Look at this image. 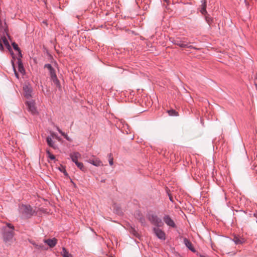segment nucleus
Masks as SVG:
<instances>
[{
  "instance_id": "20e7f679",
  "label": "nucleus",
  "mask_w": 257,
  "mask_h": 257,
  "mask_svg": "<svg viewBox=\"0 0 257 257\" xmlns=\"http://www.w3.org/2000/svg\"><path fill=\"white\" fill-rule=\"evenodd\" d=\"M148 219L153 224L160 227L163 226V223L161 218H159L157 215L154 214H149L148 215Z\"/></svg>"
},
{
  "instance_id": "2eb2a0df",
  "label": "nucleus",
  "mask_w": 257,
  "mask_h": 257,
  "mask_svg": "<svg viewBox=\"0 0 257 257\" xmlns=\"http://www.w3.org/2000/svg\"><path fill=\"white\" fill-rule=\"evenodd\" d=\"M201 3V8L200 12L202 15H205L207 13L206 11V2L205 0H202Z\"/></svg>"
},
{
  "instance_id": "6ab92c4d",
  "label": "nucleus",
  "mask_w": 257,
  "mask_h": 257,
  "mask_svg": "<svg viewBox=\"0 0 257 257\" xmlns=\"http://www.w3.org/2000/svg\"><path fill=\"white\" fill-rule=\"evenodd\" d=\"M61 254L63 256V257H73L72 255L69 253L65 247L62 248Z\"/></svg>"
},
{
  "instance_id": "7ed1b4c3",
  "label": "nucleus",
  "mask_w": 257,
  "mask_h": 257,
  "mask_svg": "<svg viewBox=\"0 0 257 257\" xmlns=\"http://www.w3.org/2000/svg\"><path fill=\"white\" fill-rule=\"evenodd\" d=\"M14 236V232L13 230H7L6 228H5L4 232L3 233V238L4 241L9 244H11L13 242V238Z\"/></svg>"
},
{
  "instance_id": "1a4fd4ad",
  "label": "nucleus",
  "mask_w": 257,
  "mask_h": 257,
  "mask_svg": "<svg viewBox=\"0 0 257 257\" xmlns=\"http://www.w3.org/2000/svg\"><path fill=\"white\" fill-rule=\"evenodd\" d=\"M87 162L96 167L102 166L103 165L102 161L98 158L94 156L92 159H89Z\"/></svg>"
},
{
  "instance_id": "aec40b11",
  "label": "nucleus",
  "mask_w": 257,
  "mask_h": 257,
  "mask_svg": "<svg viewBox=\"0 0 257 257\" xmlns=\"http://www.w3.org/2000/svg\"><path fill=\"white\" fill-rule=\"evenodd\" d=\"M233 241L236 244H240L243 243V239L237 236H234L233 239Z\"/></svg>"
},
{
  "instance_id": "2f4dec72",
  "label": "nucleus",
  "mask_w": 257,
  "mask_h": 257,
  "mask_svg": "<svg viewBox=\"0 0 257 257\" xmlns=\"http://www.w3.org/2000/svg\"><path fill=\"white\" fill-rule=\"evenodd\" d=\"M108 156L109 159L111 158H113L112 156V154L111 153H109Z\"/></svg>"
},
{
  "instance_id": "a211bd4d",
  "label": "nucleus",
  "mask_w": 257,
  "mask_h": 257,
  "mask_svg": "<svg viewBox=\"0 0 257 257\" xmlns=\"http://www.w3.org/2000/svg\"><path fill=\"white\" fill-rule=\"evenodd\" d=\"M12 46L14 49L18 52V58H22V54L21 53V51L20 49L19 48L18 45L15 42L12 43Z\"/></svg>"
},
{
  "instance_id": "f03ea898",
  "label": "nucleus",
  "mask_w": 257,
  "mask_h": 257,
  "mask_svg": "<svg viewBox=\"0 0 257 257\" xmlns=\"http://www.w3.org/2000/svg\"><path fill=\"white\" fill-rule=\"evenodd\" d=\"M44 68H47L49 71V73L51 76V80L53 82L57 85H60V82L57 79V75L55 73V70L53 68L52 65L50 64H46L44 66Z\"/></svg>"
},
{
  "instance_id": "f3484780",
  "label": "nucleus",
  "mask_w": 257,
  "mask_h": 257,
  "mask_svg": "<svg viewBox=\"0 0 257 257\" xmlns=\"http://www.w3.org/2000/svg\"><path fill=\"white\" fill-rule=\"evenodd\" d=\"M1 39L3 41V44H4L5 45V46L6 47V48L9 50V51L10 52H11L12 49H11V46L9 44V43L8 41L7 40L6 37L4 36V37H2L1 38Z\"/></svg>"
},
{
  "instance_id": "4be33fe9",
  "label": "nucleus",
  "mask_w": 257,
  "mask_h": 257,
  "mask_svg": "<svg viewBox=\"0 0 257 257\" xmlns=\"http://www.w3.org/2000/svg\"><path fill=\"white\" fill-rule=\"evenodd\" d=\"M31 243L35 246V247L38 249L40 250H43L44 248V245L42 244H38L35 242H31Z\"/></svg>"
},
{
  "instance_id": "ddd939ff",
  "label": "nucleus",
  "mask_w": 257,
  "mask_h": 257,
  "mask_svg": "<svg viewBox=\"0 0 257 257\" xmlns=\"http://www.w3.org/2000/svg\"><path fill=\"white\" fill-rule=\"evenodd\" d=\"M22 58H18V70L23 75L25 74V70L21 60Z\"/></svg>"
},
{
  "instance_id": "39448f33",
  "label": "nucleus",
  "mask_w": 257,
  "mask_h": 257,
  "mask_svg": "<svg viewBox=\"0 0 257 257\" xmlns=\"http://www.w3.org/2000/svg\"><path fill=\"white\" fill-rule=\"evenodd\" d=\"M27 109L29 112L33 114H36L38 113L37 108L35 106V103L33 100H30L26 102Z\"/></svg>"
},
{
  "instance_id": "6e6552de",
  "label": "nucleus",
  "mask_w": 257,
  "mask_h": 257,
  "mask_svg": "<svg viewBox=\"0 0 257 257\" xmlns=\"http://www.w3.org/2000/svg\"><path fill=\"white\" fill-rule=\"evenodd\" d=\"M153 231L154 233L158 238L162 240H165L166 234L164 231L157 227H154Z\"/></svg>"
},
{
  "instance_id": "0eeeda50",
  "label": "nucleus",
  "mask_w": 257,
  "mask_h": 257,
  "mask_svg": "<svg viewBox=\"0 0 257 257\" xmlns=\"http://www.w3.org/2000/svg\"><path fill=\"white\" fill-rule=\"evenodd\" d=\"M24 94L25 97L29 99L32 97V87L29 84H25L23 86Z\"/></svg>"
},
{
  "instance_id": "f257e3e1",
  "label": "nucleus",
  "mask_w": 257,
  "mask_h": 257,
  "mask_svg": "<svg viewBox=\"0 0 257 257\" xmlns=\"http://www.w3.org/2000/svg\"><path fill=\"white\" fill-rule=\"evenodd\" d=\"M19 209L20 213L27 217L32 216L34 212L30 205H20Z\"/></svg>"
},
{
  "instance_id": "9b49d317",
  "label": "nucleus",
  "mask_w": 257,
  "mask_h": 257,
  "mask_svg": "<svg viewBox=\"0 0 257 257\" xmlns=\"http://www.w3.org/2000/svg\"><path fill=\"white\" fill-rule=\"evenodd\" d=\"M44 242L46 243L49 247H53L56 245L57 243V239L54 237L52 239H45L44 240Z\"/></svg>"
},
{
  "instance_id": "c85d7f7f",
  "label": "nucleus",
  "mask_w": 257,
  "mask_h": 257,
  "mask_svg": "<svg viewBox=\"0 0 257 257\" xmlns=\"http://www.w3.org/2000/svg\"><path fill=\"white\" fill-rule=\"evenodd\" d=\"M13 69H14V73H15V76L18 78L19 79V74H18V73L16 71V69L15 68L14 66H13Z\"/></svg>"
},
{
  "instance_id": "a878e982",
  "label": "nucleus",
  "mask_w": 257,
  "mask_h": 257,
  "mask_svg": "<svg viewBox=\"0 0 257 257\" xmlns=\"http://www.w3.org/2000/svg\"><path fill=\"white\" fill-rule=\"evenodd\" d=\"M2 39H0V50L3 51L4 50L3 43Z\"/></svg>"
},
{
  "instance_id": "412c9836",
  "label": "nucleus",
  "mask_w": 257,
  "mask_h": 257,
  "mask_svg": "<svg viewBox=\"0 0 257 257\" xmlns=\"http://www.w3.org/2000/svg\"><path fill=\"white\" fill-rule=\"evenodd\" d=\"M77 167L80 169L82 171L85 172L86 171V168L84 166L82 163L77 162L75 163Z\"/></svg>"
},
{
  "instance_id": "393cba45",
  "label": "nucleus",
  "mask_w": 257,
  "mask_h": 257,
  "mask_svg": "<svg viewBox=\"0 0 257 257\" xmlns=\"http://www.w3.org/2000/svg\"><path fill=\"white\" fill-rule=\"evenodd\" d=\"M168 113L170 115H174L176 114V111L174 110H170L168 111Z\"/></svg>"
},
{
  "instance_id": "7c9ffc66",
  "label": "nucleus",
  "mask_w": 257,
  "mask_h": 257,
  "mask_svg": "<svg viewBox=\"0 0 257 257\" xmlns=\"http://www.w3.org/2000/svg\"><path fill=\"white\" fill-rule=\"evenodd\" d=\"M206 21L207 22V23L209 24H210V18L206 16Z\"/></svg>"
},
{
  "instance_id": "b1692460",
  "label": "nucleus",
  "mask_w": 257,
  "mask_h": 257,
  "mask_svg": "<svg viewBox=\"0 0 257 257\" xmlns=\"http://www.w3.org/2000/svg\"><path fill=\"white\" fill-rule=\"evenodd\" d=\"M7 226L8 227H9L10 228L9 230H13V231L14 230V226L13 225H12L11 224L8 223L7 224Z\"/></svg>"
},
{
  "instance_id": "bb28decb",
  "label": "nucleus",
  "mask_w": 257,
  "mask_h": 257,
  "mask_svg": "<svg viewBox=\"0 0 257 257\" xmlns=\"http://www.w3.org/2000/svg\"><path fill=\"white\" fill-rule=\"evenodd\" d=\"M57 130L62 136H65V133L63 132L58 127H57Z\"/></svg>"
},
{
  "instance_id": "423d86ee",
  "label": "nucleus",
  "mask_w": 257,
  "mask_h": 257,
  "mask_svg": "<svg viewBox=\"0 0 257 257\" xmlns=\"http://www.w3.org/2000/svg\"><path fill=\"white\" fill-rule=\"evenodd\" d=\"M170 41L173 43L175 45H178L180 47L182 48H189L190 47V46L188 45V44L185 43L182 40L180 39L179 38H170Z\"/></svg>"
},
{
  "instance_id": "f8f14e48",
  "label": "nucleus",
  "mask_w": 257,
  "mask_h": 257,
  "mask_svg": "<svg viewBox=\"0 0 257 257\" xmlns=\"http://www.w3.org/2000/svg\"><path fill=\"white\" fill-rule=\"evenodd\" d=\"M81 154L79 152H74L70 154V157L71 160L75 163V162H78V159L81 157Z\"/></svg>"
},
{
  "instance_id": "c756f323",
  "label": "nucleus",
  "mask_w": 257,
  "mask_h": 257,
  "mask_svg": "<svg viewBox=\"0 0 257 257\" xmlns=\"http://www.w3.org/2000/svg\"><path fill=\"white\" fill-rule=\"evenodd\" d=\"M67 140L70 141V139L68 136L65 133V136H63Z\"/></svg>"
},
{
  "instance_id": "dca6fc26",
  "label": "nucleus",
  "mask_w": 257,
  "mask_h": 257,
  "mask_svg": "<svg viewBox=\"0 0 257 257\" xmlns=\"http://www.w3.org/2000/svg\"><path fill=\"white\" fill-rule=\"evenodd\" d=\"M46 141L49 146L55 149L57 148V146L55 145L54 142H53L51 137H47Z\"/></svg>"
},
{
  "instance_id": "cd10ccee",
  "label": "nucleus",
  "mask_w": 257,
  "mask_h": 257,
  "mask_svg": "<svg viewBox=\"0 0 257 257\" xmlns=\"http://www.w3.org/2000/svg\"><path fill=\"white\" fill-rule=\"evenodd\" d=\"M108 161H109V165L110 166L113 165V158H109Z\"/></svg>"
},
{
  "instance_id": "c9c22d12",
  "label": "nucleus",
  "mask_w": 257,
  "mask_h": 257,
  "mask_svg": "<svg viewBox=\"0 0 257 257\" xmlns=\"http://www.w3.org/2000/svg\"><path fill=\"white\" fill-rule=\"evenodd\" d=\"M200 257H206V256H205V255H201H201H200Z\"/></svg>"
},
{
  "instance_id": "4468645a",
  "label": "nucleus",
  "mask_w": 257,
  "mask_h": 257,
  "mask_svg": "<svg viewBox=\"0 0 257 257\" xmlns=\"http://www.w3.org/2000/svg\"><path fill=\"white\" fill-rule=\"evenodd\" d=\"M184 243L186 246L190 250L195 252V250L193 247L192 243L186 238H184Z\"/></svg>"
},
{
  "instance_id": "9d476101",
  "label": "nucleus",
  "mask_w": 257,
  "mask_h": 257,
  "mask_svg": "<svg viewBox=\"0 0 257 257\" xmlns=\"http://www.w3.org/2000/svg\"><path fill=\"white\" fill-rule=\"evenodd\" d=\"M163 219L164 222L167 225L172 227H176V224L174 221L171 218V217L169 215H165L163 218Z\"/></svg>"
},
{
  "instance_id": "4c0bfd02",
  "label": "nucleus",
  "mask_w": 257,
  "mask_h": 257,
  "mask_svg": "<svg viewBox=\"0 0 257 257\" xmlns=\"http://www.w3.org/2000/svg\"><path fill=\"white\" fill-rule=\"evenodd\" d=\"M54 135V133H52V136H53Z\"/></svg>"
},
{
  "instance_id": "f704fd0d",
  "label": "nucleus",
  "mask_w": 257,
  "mask_h": 257,
  "mask_svg": "<svg viewBox=\"0 0 257 257\" xmlns=\"http://www.w3.org/2000/svg\"><path fill=\"white\" fill-rule=\"evenodd\" d=\"M169 198H170V200L171 201H172V198L171 196H169Z\"/></svg>"
},
{
  "instance_id": "473e14b6",
  "label": "nucleus",
  "mask_w": 257,
  "mask_h": 257,
  "mask_svg": "<svg viewBox=\"0 0 257 257\" xmlns=\"http://www.w3.org/2000/svg\"><path fill=\"white\" fill-rule=\"evenodd\" d=\"M253 215H254V217H256V218H257V212L254 213L253 214Z\"/></svg>"
},
{
  "instance_id": "e433bc0d",
  "label": "nucleus",
  "mask_w": 257,
  "mask_h": 257,
  "mask_svg": "<svg viewBox=\"0 0 257 257\" xmlns=\"http://www.w3.org/2000/svg\"><path fill=\"white\" fill-rule=\"evenodd\" d=\"M255 85L256 89V90H257V84H255Z\"/></svg>"
},
{
  "instance_id": "5701e85b",
  "label": "nucleus",
  "mask_w": 257,
  "mask_h": 257,
  "mask_svg": "<svg viewBox=\"0 0 257 257\" xmlns=\"http://www.w3.org/2000/svg\"><path fill=\"white\" fill-rule=\"evenodd\" d=\"M46 153H47V155H48V157L50 159H51V160H55V156H54V155L50 153V151H49V150H47L46 151Z\"/></svg>"
},
{
  "instance_id": "72a5a7b5",
  "label": "nucleus",
  "mask_w": 257,
  "mask_h": 257,
  "mask_svg": "<svg viewBox=\"0 0 257 257\" xmlns=\"http://www.w3.org/2000/svg\"><path fill=\"white\" fill-rule=\"evenodd\" d=\"M134 235H137V234H138V233L135 230H134Z\"/></svg>"
}]
</instances>
